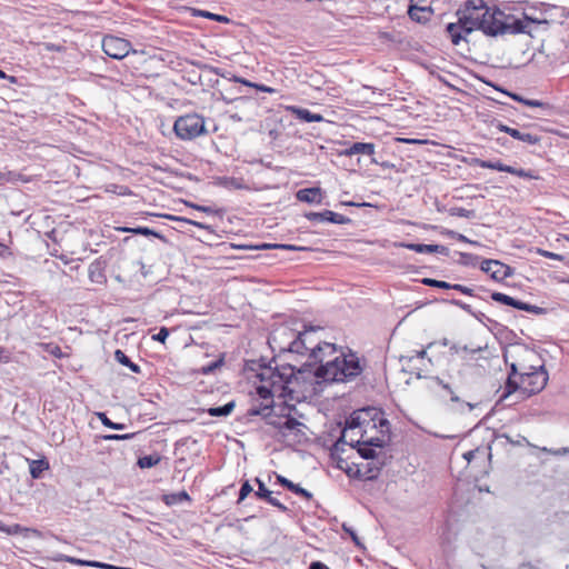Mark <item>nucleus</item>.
Wrapping results in <instances>:
<instances>
[{
  "label": "nucleus",
  "mask_w": 569,
  "mask_h": 569,
  "mask_svg": "<svg viewBox=\"0 0 569 569\" xmlns=\"http://www.w3.org/2000/svg\"><path fill=\"white\" fill-rule=\"evenodd\" d=\"M527 24L528 23L522 20H513L511 23H508L507 33H525Z\"/></svg>",
  "instance_id": "473e14b6"
},
{
  "label": "nucleus",
  "mask_w": 569,
  "mask_h": 569,
  "mask_svg": "<svg viewBox=\"0 0 569 569\" xmlns=\"http://www.w3.org/2000/svg\"><path fill=\"white\" fill-rule=\"evenodd\" d=\"M103 52L112 59L121 60L127 57L130 52L136 53L132 49L130 41L119 38L116 36H104L102 39Z\"/></svg>",
  "instance_id": "6e6552de"
},
{
  "label": "nucleus",
  "mask_w": 569,
  "mask_h": 569,
  "mask_svg": "<svg viewBox=\"0 0 569 569\" xmlns=\"http://www.w3.org/2000/svg\"><path fill=\"white\" fill-rule=\"evenodd\" d=\"M10 359L9 353L3 347L0 346V362H8Z\"/></svg>",
  "instance_id": "0e129e2a"
},
{
  "label": "nucleus",
  "mask_w": 569,
  "mask_h": 569,
  "mask_svg": "<svg viewBox=\"0 0 569 569\" xmlns=\"http://www.w3.org/2000/svg\"><path fill=\"white\" fill-rule=\"evenodd\" d=\"M316 363L315 361H307L300 368L293 367V376L290 379L296 392L307 391L315 383L350 381L363 370L359 358L355 353L340 352L332 359L319 362L320 366L315 369Z\"/></svg>",
  "instance_id": "f03ea898"
},
{
  "label": "nucleus",
  "mask_w": 569,
  "mask_h": 569,
  "mask_svg": "<svg viewBox=\"0 0 569 569\" xmlns=\"http://www.w3.org/2000/svg\"><path fill=\"white\" fill-rule=\"evenodd\" d=\"M307 218L311 221H328L338 224H345L350 221V219L346 216L336 213L330 210H325L322 212H310L307 214Z\"/></svg>",
  "instance_id": "4468645a"
},
{
  "label": "nucleus",
  "mask_w": 569,
  "mask_h": 569,
  "mask_svg": "<svg viewBox=\"0 0 569 569\" xmlns=\"http://www.w3.org/2000/svg\"><path fill=\"white\" fill-rule=\"evenodd\" d=\"M189 206L191 208H193L196 210H199V211H202L204 213H209V214L216 213V210L213 208H211V207L200 206V204H194V203H190Z\"/></svg>",
  "instance_id": "6e6d98bb"
},
{
  "label": "nucleus",
  "mask_w": 569,
  "mask_h": 569,
  "mask_svg": "<svg viewBox=\"0 0 569 569\" xmlns=\"http://www.w3.org/2000/svg\"><path fill=\"white\" fill-rule=\"evenodd\" d=\"M192 64L196 66L200 70H204V71H208V72L214 73L217 76L227 78V72H224L223 70H221L218 67H213V66H210V64H207V63H202L200 61L192 62Z\"/></svg>",
  "instance_id": "2f4dec72"
},
{
  "label": "nucleus",
  "mask_w": 569,
  "mask_h": 569,
  "mask_svg": "<svg viewBox=\"0 0 569 569\" xmlns=\"http://www.w3.org/2000/svg\"><path fill=\"white\" fill-rule=\"evenodd\" d=\"M381 428L377 426L375 429L368 428L367 437H380Z\"/></svg>",
  "instance_id": "69168bd1"
},
{
  "label": "nucleus",
  "mask_w": 569,
  "mask_h": 569,
  "mask_svg": "<svg viewBox=\"0 0 569 569\" xmlns=\"http://www.w3.org/2000/svg\"><path fill=\"white\" fill-rule=\"evenodd\" d=\"M161 460V457L159 455H148V456H143V457H140L138 459V466L141 468V469H146V468H152L154 466H157Z\"/></svg>",
  "instance_id": "c756f323"
},
{
  "label": "nucleus",
  "mask_w": 569,
  "mask_h": 569,
  "mask_svg": "<svg viewBox=\"0 0 569 569\" xmlns=\"http://www.w3.org/2000/svg\"><path fill=\"white\" fill-rule=\"evenodd\" d=\"M230 80L234 81V82H239V83H242L247 87H251V88H254V84L253 82H250L243 78H240V77H237V76H233L232 78H229Z\"/></svg>",
  "instance_id": "680f3d73"
},
{
  "label": "nucleus",
  "mask_w": 569,
  "mask_h": 569,
  "mask_svg": "<svg viewBox=\"0 0 569 569\" xmlns=\"http://www.w3.org/2000/svg\"><path fill=\"white\" fill-rule=\"evenodd\" d=\"M169 336V330L166 327H162L157 335L152 336V339L159 342H164Z\"/></svg>",
  "instance_id": "09e8293b"
},
{
  "label": "nucleus",
  "mask_w": 569,
  "mask_h": 569,
  "mask_svg": "<svg viewBox=\"0 0 569 569\" xmlns=\"http://www.w3.org/2000/svg\"><path fill=\"white\" fill-rule=\"evenodd\" d=\"M507 395H510L517 390H520V381H517L511 376L508 377L507 383H506Z\"/></svg>",
  "instance_id": "c03bdc74"
},
{
  "label": "nucleus",
  "mask_w": 569,
  "mask_h": 569,
  "mask_svg": "<svg viewBox=\"0 0 569 569\" xmlns=\"http://www.w3.org/2000/svg\"><path fill=\"white\" fill-rule=\"evenodd\" d=\"M492 124L495 126V128L497 130L508 133L513 139L519 140L526 144L535 146V144H539L541 141L540 136L528 131V129L526 127H523L521 129L512 128L507 124H503L500 121H496Z\"/></svg>",
  "instance_id": "1a4fd4ad"
},
{
  "label": "nucleus",
  "mask_w": 569,
  "mask_h": 569,
  "mask_svg": "<svg viewBox=\"0 0 569 569\" xmlns=\"http://www.w3.org/2000/svg\"><path fill=\"white\" fill-rule=\"evenodd\" d=\"M343 530L350 535L351 539L355 541L356 545L360 546L359 537L353 529L348 528L346 525H343Z\"/></svg>",
  "instance_id": "bf43d9fd"
},
{
  "label": "nucleus",
  "mask_w": 569,
  "mask_h": 569,
  "mask_svg": "<svg viewBox=\"0 0 569 569\" xmlns=\"http://www.w3.org/2000/svg\"><path fill=\"white\" fill-rule=\"evenodd\" d=\"M482 20L490 26L492 24L493 28L496 26L500 28L501 32H499V34H505L508 31V22L506 21V14L499 9H489L488 14L483 16Z\"/></svg>",
  "instance_id": "2eb2a0df"
},
{
  "label": "nucleus",
  "mask_w": 569,
  "mask_h": 569,
  "mask_svg": "<svg viewBox=\"0 0 569 569\" xmlns=\"http://www.w3.org/2000/svg\"><path fill=\"white\" fill-rule=\"evenodd\" d=\"M98 417L100 419V421L102 422L103 426L108 427V428H111V429H114V430H122L124 429V425L123 423H116V422H112L104 412H99L98 413Z\"/></svg>",
  "instance_id": "72a5a7b5"
},
{
  "label": "nucleus",
  "mask_w": 569,
  "mask_h": 569,
  "mask_svg": "<svg viewBox=\"0 0 569 569\" xmlns=\"http://www.w3.org/2000/svg\"><path fill=\"white\" fill-rule=\"evenodd\" d=\"M114 359L121 363L122 366L128 367L132 372L140 373V367L132 362L130 358L120 349L116 350L114 352Z\"/></svg>",
  "instance_id": "a878e982"
},
{
  "label": "nucleus",
  "mask_w": 569,
  "mask_h": 569,
  "mask_svg": "<svg viewBox=\"0 0 569 569\" xmlns=\"http://www.w3.org/2000/svg\"><path fill=\"white\" fill-rule=\"evenodd\" d=\"M309 569H330L321 561H313L310 563Z\"/></svg>",
  "instance_id": "e2e57ef3"
},
{
  "label": "nucleus",
  "mask_w": 569,
  "mask_h": 569,
  "mask_svg": "<svg viewBox=\"0 0 569 569\" xmlns=\"http://www.w3.org/2000/svg\"><path fill=\"white\" fill-rule=\"evenodd\" d=\"M291 376H293V366L291 365L261 368L257 375L260 383L256 387L259 399H273L274 396L286 397L296 392L291 386Z\"/></svg>",
  "instance_id": "20e7f679"
},
{
  "label": "nucleus",
  "mask_w": 569,
  "mask_h": 569,
  "mask_svg": "<svg viewBox=\"0 0 569 569\" xmlns=\"http://www.w3.org/2000/svg\"><path fill=\"white\" fill-rule=\"evenodd\" d=\"M308 335H300L295 332V338L290 341L288 352L297 353L300 356L308 355V361L323 362L327 359H332L337 352L336 346L329 342H317L315 346L307 345Z\"/></svg>",
  "instance_id": "39448f33"
},
{
  "label": "nucleus",
  "mask_w": 569,
  "mask_h": 569,
  "mask_svg": "<svg viewBox=\"0 0 569 569\" xmlns=\"http://www.w3.org/2000/svg\"><path fill=\"white\" fill-rule=\"evenodd\" d=\"M548 379L543 366L523 367L520 371V391L527 397L539 393L547 386Z\"/></svg>",
  "instance_id": "423d86ee"
},
{
  "label": "nucleus",
  "mask_w": 569,
  "mask_h": 569,
  "mask_svg": "<svg viewBox=\"0 0 569 569\" xmlns=\"http://www.w3.org/2000/svg\"><path fill=\"white\" fill-rule=\"evenodd\" d=\"M389 422L375 408L360 409L349 417L340 438L335 442L332 456L338 459V467L343 469L341 452L345 446L357 448L363 459H373L376 448H382L389 440Z\"/></svg>",
  "instance_id": "f257e3e1"
},
{
  "label": "nucleus",
  "mask_w": 569,
  "mask_h": 569,
  "mask_svg": "<svg viewBox=\"0 0 569 569\" xmlns=\"http://www.w3.org/2000/svg\"><path fill=\"white\" fill-rule=\"evenodd\" d=\"M123 231L126 232H131V233H134V234H142V236H153L160 240H162L163 242H166V238L160 234L159 232L152 230V229H149L147 227H137V228H124Z\"/></svg>",
  "instance_id": "c85d7f7f"
},
{
  "label": "nucleus",
  "mask_w": 569,
  "mask_h": 569,
  "mask_svg": "<svg viewBox=\"0 0 569 569\" xmlns=\"http://www.w3.org/2000/svg\"><path fill=\"white\" fill-rule=\"evenodd\" d=\"M431 382L437 385V386H441L443 390H446L448 393H450L451 395V401L458 402L460 400L459 397L453 393V391L451 390L450 386L445 383L438 377L431 378Z\"/></svg>",
  "instance_id": "4c0bfd02"
},
{
  "label": "nucleus",
  "mask_w": 569,
  "mask_h": 569,
  "mask_svg": "<svg viewBox=\"0 0 569 569\" xmlns=\"http://www.w3.org/2000/svg\"><path fill=\"white\" fill-rule=\"evenodd\" d=\"M513 100L518 101V102H521L528 107H532V108H541V109H545V110H549L551 109V106L547 102H542L540 100H531V99H526L517 93H508Z\"/></svg>",
  "instance_id": "393cba45"
},
{
  "label": "nucleus",
  "mask_w": 569,
  "mask_h": 569,
  "mask_svg": "<svg viewBox=\"0 0 569 569\" xmlns=\"http://www.w3.org/2000/svg\"><path fill=\"white\" fill-rule=\"evenodd\" d=\"M173 131L181 140H193L207 132L204 118L198 113L181 116L174 121Z\"/></svg>",
  "instance_id": "0eeeda50"
},
{
  "label": "nucleus",
  "mask_w": 569,
  "mask_h": 569,
  "mask_svg": "<svg viewBox=\"0 0 569 569\" xmlns=\"http://www.w3.org/2000/svg\"><path fill=\"white\" fill-rule=\"evenodd\" d=\"M457 240L462 241V242H467V243H470V244H473V246H479V242L470 240V239H468L466 236H463L461 233L457 234Z\"/></svg>",
  "instance_id": "338daca9"
},
{
  "label": "nucleus",
  "mask_w": 569,
  "mask_h": 569,
  "mask_svg": "<svg viewBox=\"0 0 569 569\" xmlns=\"http://www.w3.org/2000/svg\"><path fill=\"white\" fill-rule=\"evenodd\" d=\"M191 14L193 17H202V18H207V19L214 20V21L222 22V23L230 22V19L228 17L212 13V12H209L206 10L191 9Z\"/></svg>",
  "instance_id": "bb28decb"
},
{
  "label": "nucleus",
  "mask_w": 569,
  "mask_h": 569,
  "mask_svg": "<svg viewBox=\"0 0 569 569\" xmlns=\"http://www.w3.org/2000/svg\"><path fill=\"white\" fill-rule=\"evenodd\" d=\"M481 271L489 273L495 281H503L513 274V269L499 260L485 259L480 263Z\"/></svg>",
  "instance_id": "9b49d317"
},
{
  "label": "nucleus",
  "mask_w": 569,
  "mask_h": 569,
  "mask_svg": "<svg viewBox=\"0 0 569 569\" xmlns=\"http://www.w3.org/2000/svg\"><path fill=\"white\" fill-rule=\"evenodd\" d=\"M257 483H258V490L254 492V496L260 498V499H267L269 498V496L272 493L269 489H267V487L264 486V483L259 479L257 478L256 479Z\"/></svg>",
  "instance_id": "58836bf2"
},
{
  "label": "nucleus",
  "mask_w": 569,
  "mask_h": 569,
  "mask_svg": "<svg viewBox=\"0 0 569 569\" xmlns=\"http://www.w3.org/2000/svg\"><path fill=\"white\" fill-rule=\"evenodd\" d=\"M254 88L259 91H262V92H269V93H272L274 92V89L270 88V87H267L264 84H259V83H256L254 84Z\"/></svg>",
  "instance_id": "774afa93"
},
{
  "label": "nucleus",
  "mask_w": 569,
  "mask_h": 569,
  "mask_svg": "<svg viewBox=\"0 0 569 569\" xmlns=\"http://www.w3.org/2000/svg\"><path fill=\"white\" fill-rule=\"evenodd\" d=\"M495 170L509 173V171H512V167L503 164L501 161H495Z\"/></svg>",
  "instance_id": "13d9d810"
},
{
  "label": "nucleus",
  "mask_w": 569,
  "mask_h": 569,
  "mask_svg": "<svg viewBox=\"0 0 569 569\" xmlns=\"http://www.w3.org/2000/svg\"><path fill=\"white\" fill-rule=\"evenodd\" d=\"M168 219H171V220H179V221H183L186 223H189V224H192V226H196L197 228L199 229H203V230H211L210 226L203 223V222H199V221H196V220H192V219H188V218H182V217H174V216H167Z\"/></svg>",
  "instance_id": "f704fd0d"
},
{
  "label": "nucleus",
  "mask_w": 569,
  "mask_h": 569,
  "mask_svg": "<svg viewBox=\"0 0 569 569\" xmlns=\"http://www.w3.org/2000/svg\"><path fill=\"white\" fill-rule=\"evenodd\" d=\"M432 11L429 7L410 6L408 14L411 20L417 22H425L429 20Z\"/></svg>",
  "instance_id": "412c9836"
},
{
  "label": "nucleus",
  "mask_w": 569,
  "mask_h": 569,
  "mask_svg": "<svg viewBox=\"0 0 569 569\" xmlns=\"http://www.w3.org/2000/svg\"><path fill=\"white\" fill-rule=\"evenodd\" d=\"M283 420H287V417H274L271 418L268 423L272 427L277 428L279 432H281V425H283Z\"/></svg>",
  "instance_id": "3c124183"
},
{
  "label": "nucleus",
  "mask_w": 569,
  "mask_h": 569,
  "mask_svg": "<svg viewBox=\"0 0 569 569\" xmlns=\"http://www.w3.org/2000/svg\"><path fill=\"white\" fill-rule=\"evenodd\" d=\"M422 283L430 286V287L441 288V289H450L451 288V283H449V282L430 279V278H425L422 280Z\"/></svg>",
  "instance_id": "a19ab883"
},
{
  "label": "nucleus",
  "mask_w": 569,
  "mask_h": 569,
  "mask_svg": "<svg viewBox=\"0 0 569 569\" xmlns=\"http://www.w3.org/2000/svg\"><path fill=\"white\" fill-rule=\"evenodd\" d=\"M222 363H223V359H222V358H221V359H218V360H216V361L211 362L210 365L202 367L201 372H202L203 375L211 373V372H213L217 368L221 367V366H222Z\"/></svg>",
  "instance_id": "a18cd8bd"
},
{
  "label": "nucleus",
  "mask_w": 569,
  "mask_h": 569,
  "mask_svg": "<svg viewBox=\"0 0 569 569\" xmlns=\"http://www.w3.org/2000/svg\"><path fill=\"white\" fill-rule=\"evenodd\" d=\"M300 335H308L307 338V345L308 346H315L317 342H321L319 338L316 337L317 329L313 327H310L309 329H306L303 331H299Z\"/></svg>",
  "instance_id": "e433bc0d"
},
{
  "label": "nucleus",
  "mask_w": 569,
  "mask_h": 569,
  "mask_svg": "<svg viewBox=\"0 0 569 569\" xmlns=\"http://www.w3.org/2000/svg\"><path fill=\"white\" fill-rule=\"evenodd\" d=\"M29 462V471L33 479H40L42 472L50 468L49 461L46 458L32 460L27 459Z\"/></svg>",
  "instance_id": "aec40b11"
},
{
  "label": "nucleus",
  "mask_w": 569,
  "mask_h": 569,
  "mask_svg": "<svg viewBox=\"0 0 569 569\" xmlns=\"http://www.w3.org/2000/svg\"><path fill=\"white\" fill-rule=\"evenodd\" d=\"M452 303L456 305L457 307L461 308L466 312L470 313L471 316L477 317L470 305L465 303V302H462L460 300H453Z\"/></svg>",
  "instance_id": "864d4df0"
},
{
  "label": "nucleus",
  "mask_w": 569,
  "mask_h": 569,
  "mask_svg": "<svg viewBox=\"0 0 569 569\" xmlns=\"http://www.w3.org/2000/svg\"><path fill=\"white\" fill-rule=\"evenodd\" d=\"M490 8L485 3L483 0H467L462 9H459L457 14L459 16V24L449 23L447 31L451 37V41L458 44L461 34L459 29H462L467 33L472 32L476 29L483 31L488 36H498L501 29L497 26L493 28L492 24H488L483 19V16L488 14Z\"/></svg>",
  "instance_id": "7ed1b4c3"
},
{
  "label": "nucleus",
  "mask_w": 569,
  "mask_h": 569,
  "mask_svg": "<svg viewBox=\"0 0 569 569\" xmlns=\"http://www.w3.org/2000/svg\"><path fill=\"white\" fill-rule=\"evenodd\" d=\"M273 407V399H261V402L259 405L252 403V406L249 409L250 416H263L269 417Z\"/></svg>",
  "instance_id": "6ab92c4d"
},
{
  "label": "nucleus",
  "mask_w": 569,
  "mask_h": 569,
  "mask_svg": "<svg viewBox=\"0 0 569 569\" xmlns=\"http://www.w3.org/2000/svg\"><path fill=\"white\" fill-rule=\"evenodd\" d=\"M345 153L347 156H352V154L371 156L375 153V144L367 143V142H355L345 151Z\"/></svg>",
  "instance_id": "4be33fe9"
},
{
  "label": "nucleus",
  "mask_w": 569,
  "mask_h": 569,
  "mask_svg": "<svg viewBox=\"0 0 569 569\" xmlns=\"http://www.w3.org/2000/svg\"><path fill=\"white\" fill-rule=\"evenodd\" d=\"M449 214L452 217H462L467 219H471L476 217L475 210H468L461 207H452L449 209Z\"/></svg>",
  "instance_id": "7c9ffc66"
},
{
  "label": "nucleus",
  "mask_w": 569,
  "mask_h": 569,
  "mask_svg": "<svg viewBox=\"0 0 569 569\" xmlns=\"http://www.w3.org/2000/svg\"><path fill=\"white\" fill-rule=\"evenodd\" d=\"M475 162L480 168L495 170V161L476 159Z\"/></svg>",
  "instance_id": "603ef678"
},
{
  "label": "nucleus",
  "mask_w": 569,
  "mask_h": 569,
  "mask_svg": "<svg viewBox=\"0 0 569 569\" xmlns=\"http://www.w3.org/2000/svg\"><path fill=\"white\" fill-rule=\"evenodd\" d=\"M287 110L293 114L297 119L305 121V122H321L325 120V118L319 113H312L308 109L290 106L287 108Z\"/></svg>",
  "instance_id": "f3484780"
},
{
  "label": "nucleus",
  "mask_w": 569,
  "mask_h": 569,
  "mask_svg": "<svg viewBox=\"0 0 569 569\" xmlns=\"http://www.w3.org/2000/svg\"><path fill=\"white\" fill-rule=\"evenodd\" d=\"M509 173L516 174V176H518L520 178H525V179H538V176L535 173V171H532V170H525V169H521V168L512 167V171H509Z\"/></svg>",
  "instance_id": "c9c22d12"
},
{
  "label": "nucleus",
  "mask_w": 569,
  "mask_h": 569,
  "mask_svg": "<svg viewBox=\"0 0 569 569\" xmlns=\"http://www.w3.org/2000/svg\"><path fill=\"white\" fill-rule=\"evenodd\" d=\"M295 332L296 330L288 326H280L271 332L268 343L272 349L286 352L295 338Z\"/></svg>",
  "instance_id": "9d476101"
},
{
  "label": "nucleus",
  "mask_w": 569,
  "mask_h": 569,
  "mask_svg": "<svg viewBox=\"0 0 569 569\" xmlns=\"http://www.w3.org/2000/svg\"><path fill=\"white\" fill-rule=\"evenodd\" d=\"M278 481L292 492L303 496L307 499H310L312 497V495L308 490L301 488L299 485L293 483L292 481L288 480L282 476H278Z\"/></svg>",
  "instance_id": "b1692460"
},
{
  "label": "nucleus",
  "mask_w": 569,
  "mask_h": 569,
  "mask_svg": "<svg viewBox=\"0 0 569 569\" xmlns=\"http://www.w3.org/2000/svg\"><path fill=\"white\" fill-rule=\"evenodd\" d=\"M306 425L292 417H287L281 425V437L290 442H300L306 438Z\"/></svg>",
  "instance_id": "f8f14e48"
},
{
  "label": "nucleus",
  "mask_w": 569,
  "mask_h": 569,
  "mask_svg": "<svg viewBox=\"0 0 569 569\" xmlns=\"http://www.w3.org/2000/svg\"><path fill=\"white\" fill-rule=\"evenodd\" d=\"M491 299L496 302L513 307L519 310H523L533 315H542L545 313V309L535 305H530L527 302H522L520 300H517L508 295H505L502 292H493L491 295Z\"/></svg>",
  "instance_id": "ddd939ff"
},
{
  "label": "nucleus",
  "mask_w": 569,
  "mask_h": 569,
  "mask_svg": "<svg viewBox=\"0 0 569 569\" xmlns=\"http://www.w3.org/2000/svg\"><path fill=\"white\" fill-rule=\"evenodd\" d=\"M297 199L301 202L306 203H321L322 201V192L320 188H306L300 189L297 194Z\"/></svg>",
  "instance_id": "a211bd4d"
},
{
  "label": "nucleus",
  "mask_w": 569,
  "mask_h": 569,
  "mask_svg": "<svg viewBox=\"0 0 569 569\" xmlns=\"http://www.w3.org/2000/svg\"><path fill=\"white\" fill-rule=\"evenodd\" d=\"M400 246L418 253L448 254V248L440 244L401 243Z\"/></svg>",
  "instance_id": "dca6fc26"
},
{
  "label": "nucleus",
  "mask_w": 569,
  "mask_h": 569,
  "mask_svg": "<svg viewBox=\"0 0 569 569\" xmlns=\"http://www.w3.org/2000/svg\"><path fill=\"white\" fill-rule=\"evenodd\" d=\"M500 437L506 438V440L508 442H510L511 445H516V446H520L522 442H528L525 437H520V436H519L520 439L517 441H516V439H511L508 435H501Z\"/></svg>",
  "instance_id": "052dcab7"
},
{
  "label": "nucleus",
  "mask_w": 569,
  "mask_h": 569,
  "mask_svg": "<svg viewBox=\"0 0 569 569\" xmlns=\"http://www.w3.org/2000/svg\"><path fill=\"white\" fill-rule=\"evenodd\" d=\"M234 408V403L228 402L221 407H211L208 409V413L212 417H227L229 416Z\"/></svg>",
  "instance_id": "cd10ccee"
},
{
  "label": "nucleus",
  "mask_w": 569,
  "mask_h": 569,
  "mask_svg": "<svg viewBox=\"0 0 569 569\" xmlns=\"http://www.w3.org/2000/svg\"><path fill=\"white\" fill-rule=\"evenodd\" d=\"M43 47L44 50L47 51H57V52H61L64 50V47L60 46V44H56V43H50V42H46V43H42L41 44Z\"/></svg>",
  "instance_id": "5fc2aeb1"
},
{
  "label": "nucleus",
  "mask_w": 569,
  "mask_h": 569,
  "mask_svg": "<svg viewBox=\"0 0 569 569\" xmlns=\"http://www.w3.org/2000/svg\"><path fill=\"white\" fill-rule=\"evenodd\" d=\"M54 561H67L70 563L79 565V566H86L87 560L78 559L71 556L66 555H58L53 558Z\"/></svg>",
  "instance_id": "ea45409f"
},
{
  "label": "nucleus",
  "mask_w": 569,
  "mask_h": 569,
  "mask_svg": "<svg viewBox=\"0 0 569 569\" xmlns=\"http://www.w3.org/2000/svg\"><path fill=\"white\" fill-rule=\"evenodd\" d=\"M252 490L253 489L249 481L243 482L240 488L238 503H241L247 498V496L252 492Z\"/></svg>",
  "instance_id": "37998d69"
},
{
  "label": "nucleus",
  "mask_w": 569,
  "mask_h": 569,
  "mask_svg": "<svg viewBox=\"0 0 569 569\" xmlns=\"http://www.w3.org/2000/svg\"><path fill=\"white\" fill-rule=\"evenodd\" d=\"M450 289L460 291V292H462L463 295H467V296H475L473 290L471 288L462 286V284H451Z\"/></svg>",
  "instance_id": "8fccbe9b"
},
{
  "label": "nucleus",
  "mask_w": 569,
  "mask_h": 569,
  "mask_svg": "<svg viewBox=\"0 0 569 569\" xmlns=\"http://www.w3.org/2000/svg\"><path fill=\"white\" fill-rule=\"evenodd\" d=\"M537 252L540 256L545 257V258H549V259H553V260H558V261H563L565 260L563 256L555 253V252H551V251H548V250L538 249Z\"/></svg>",
  "instance_id": "de8ad7c7"
},
{
  "label": "nucleus",
  "mask_w": 569,
  "mask_h": 569,
  "mask_svg": "<svg viewBox=\"0 0 569 569\" xmlns=\"http://www.w3.org/2000/svg\"><path fill=\"white\" fill-rule=\"evenodd\" d=\"M2 532L10 535V536L20 535V533H24L27 536V533H32L33 536L39 537L41 535L40 531L37 529L26 528L18 523H14L11 526L4 525V529Z\"/></svg>",
  "instance_id": "5701e85b"
},
{
  "label": "nucleus",
  "mask_w": 569,
  "mask_h": 569,
  "mask_svg": "<svg viewBox=\"0 0 569 569\" xmlns=\"http://www.w3.org/2000/svg\"><path fill=\"white\" fill-rule=\"evenodd\" d=\"M257 249H270V248H280L284 250H297L298 248L292 244H270V243H262L260 246L256 247Z\"/></svg>",
  "instance_id": "49530a36"
},
{
  "label": "nucleus",
  "mask_w": 569,
  "mask_h": 569,
  "mask_svg": "<svg viewBox=\"0 0 569 569\" xmlns=\"http://www.w3.org/2000/svg\"><path fill=\"white\" fill-rule=\"evenodd\" d=\"M134 437V433H126V435H118V433H111L103 436V440L107 441H118V440H129Z\"/></svg>",
  "instance_id": "79ce46f5"
},
{
  "label": "nucleus",
  "mask_w": 569,
  "mask_h": 569,
  "mask_svg": "<svg viewBox=\"0 0 569 569\" xmlns=\"http://www.w3.org/2000/svg\"><path fill=\"white\" fill-rule=\"evenodd\" d=\"M266 500L273 507L280 509L281 511H287V507L282 505L278 499L273 498L271 495Z\"/></svg>",
  "instance_id": "4d7b16f0"
}]
</instances>
